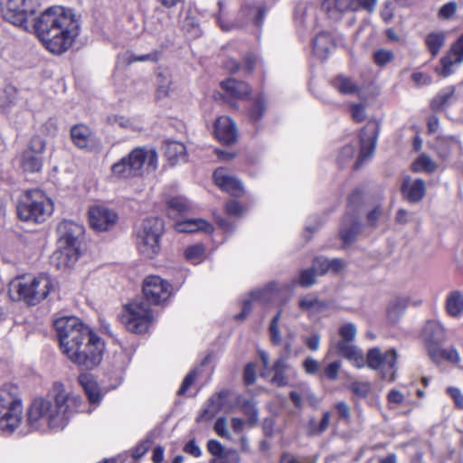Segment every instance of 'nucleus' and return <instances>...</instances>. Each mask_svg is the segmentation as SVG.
<instances>
[{
    "instance_id": "obj_51",
    "label": "nucleus",
    "mask_w": 463,
    "mask_h": 463,
    "mask_svg": "<svg viewBox=\"0 0 463 463\" xmlns=\"http://www.w3.org/2000/svg\"><path fill=\"white\" fill-rule=\"evenodd\" d=\"M312 268L319 276H323L329 271V259L324 256L316 257L312 262Z\"/></svg>"
},
{
    "instance_id": "obj_39",
    "label": "nucleus",
    "mask_w": 463,
    "mask_h": 463,
    "mask_svg": "<svg viewBox=\"0 0 463 463\" xmlns=\"http://www.w3.org/2000/svg\"><path fill=\"white\" fill-rule=\"evenodd\" d=\"M275 288V284H269L265 288H260L251 291L250 299L245 300L243 303L242 310L246 314H250L252 310V302L255 300L269 301L271 298V292Z\"/></svg>"
},
{
    "instance_id": "obj_46",
    "label": "nucleus",
    "mask_w": 463,
    "mask_h": 463,
    "mask_svg": "<svg viewBox=\"0 0 463 463\" xmlns=\"http://www.w3.org/2000/svg\"><path fill=\"white\" fill-rule=\"evenodd\" d=\"M108 122L112 126L118 125V126L121 127L122 128H129L132 130H137V129L141 128V126L137 125L134 120L126 118H124L122 116H118V115H112L110 117H109Z\"/></svg>"
},
{
    "instance_id": "obj_9",
    "label": "nucleus",
    "mask_w": 463,
    "mask_h": 463,
    "mask_svg": "<svg viewBox=\"0 0 463 463\" xmlns=\"http://www.w3.org/2000/svg\"><path fill=\"white\" fill-rule=\"evenodd\" d=\"M145 165V147L134 148L127 156L121 158L111 166L114 176L118 178H132L142 176Z\"/></svg>"
},
{
    "instance_id": "obj_6",
    "label": "nucleus",
    "mask_w": 463,
    "mask_h": 463,
    "mask_svg": "<svg viewBox=\"0 0 463 463\" xmlns=\"http://www.w3.org/2000/svg\"><path fill=\"white\" fill-rule=\"evenodd\" d=\"M40 6L39 0H4L1 11L5 20L30 31L38 18L34 15Z\"/></svg>"
},
{
    "instance_id": "obj_40",
    "label": "nucleus",
    "mask_w": 463,
    "mask_h": 463,
    "mask_svg": "<svg viewBox=\"0 0 463 463\" xmlns=\"http://www.w3.org/2000/svg\"><path fill=\"white\" fill-rule=\"evenodd\" d=\"M455 87L448 86L440 90L431 101V109L433 110H442L446 109L454 97Z\"/></svg>"
},
{
    "instance_id": "obj_3",
    "label": "nucleus",
    "mask_w": 463,
    "mask_h": 463,
    "mask_svg": "<svg viewBox=\"0 0 463 463\" xmlns=\"http://www.w3.org/2000/svg\"><path fill=\"white\" fill-rule=\"evenodd\" d=\"M33 30L47 50L61 54L71 47L78 36L80 21L71 9L52 6L38 16Z\"/></svg>"
},
{
    "instance_id": "obj_45",
    "label": "nucleus",
    "mask_w": 463,
    "mask_h": 463,
    "mask_svg": "<svg viewBox=\"0 0 463 463\" xmlns=\"http://www.w3.org/2000/svg\"><path fill=\"white\" fill-rule=\"evenodd\" d=\"M282 316V309H279L278 313L273 317L269 325V335L270 340L273 345H280L282 344V337L280 330L279 328V323Z\"/></svg>"
},
{
    "instance_id": "obj_61",
    "label": "nucleus",
    "mask_w": 463,
    "mask_h": 463,
    "mask_svg": "<svg viewBox=\"0 0 463 463\" xmlns=\"http://www.w3.org/2000/svg\"><path fill=\"white\" fill-rule=\"evenodd\" d=\"M207 449L215 458H220L226 450L219 440L213 439L208 440Z\"/></svg>"
},
{
    "instance_id": "obj_30",
    "label": "nucleus",
    "mask_w": 463,
    "mask_h": 463,
    "mask_svg": "<svg viewBox=\"0 0 463 463\" xmlns=\"http://www.w3.org/2000/svg\"><path fill=\"white\" fill-rule=\"evenodd\" d=\"M175 229L178 232H195L198 231H203L205 232H212L213 231V226L203 219H188L183 222H176Z\"/></svg>"
},
{
    "instance_id": "obj_34",
    "label": "nucleus",
    "mask_w": 463,
    "mask_h": 463,
    "mask_svg": "<svg viewBox=\"0 0 463 463\" xmlns=\"http://www.w3.org/2000/svg\"><path fill=\"white\" fill-rule=\"evenodd\" d=\"M446 310L452 317H459L463 314V294L459 290L451 291L446 299Z\"/></svg>"
},
{
    "instance_id": "obj_52",
    "label": "nucleus",
    "mask_w": 463,
    "mask_h": 463,
    "mask_svg": "<svg viewBox=\"0 0 463 463\" xmlns=\"http://www.w3.org/2000/svg\"><path fill=\"white\" fill-rule=\"evenodd\" d=\"M442 343H426L428 354L434 363H439L442 360L444 349L441 348Z\"/></svg>"
},
{
    "instance_id": "obj_53",
    "label": "nucleus",
    "mask_w": 463,
    "mask_h": 463,
    "mask_svg": "<svg viewBox=\"0 0 463 463\" xmlns=\"http://www.w3.org/2000/svg\"><path fill=\"white\" fill-rule=\"evenodd\" d=\"M393 52L389 50L381 49L374 52L373 60L378 66H385L393 60Z\"/></svg>"
},
{
    "instance_id": "obj_27",
    "label": "nucleus",
    "mask_w": 463,
    "mask_h": 463,
    "mask_svg": "<svg viewBox=\"0 0 463 463\" xmlns=\"http://www.w3.org/2000/svg\"><path fill=\"white\" fill-rule=\"evenodd\" d=\"M360 232L361 223L358 219L354 216H345L340 228V236L344 243L351 244L354 242Z\"/></svg>"
},
{
    "instance_id": "obj_25",
    "label": "nucleus",
    "mask_w": 463,
    "mask_h": 463,
    "mask_svg": "<svg viewBox=\"0 0 463 463\" xmlns=\"http://www.w3.org/2000/svg\"><path fill=\"white\" fill-rule=\"evenodd\" d=\"M165 155L170 164L174 166L177 164L185 163L187 152L185 146L178 141H167L165 144Z\"/></svg>"
},
{
    "instance_id": "obj_41",
    "label": "nucleus",
    "mask_w": 463,
    "mask_h": 463,
    "mask_svg": "<svg viewBox=\"0 0 463 463\" xmlns=\"http://www.w3.org/2000/svg\"><path fill=\"white\" fill-rule=\"evenodd\" d=\"M268 100L263 93H260L253 100L250 109L249 117L252 122L260 121L267 109Z\"/></svg>"
},
{
    "instance_id": "obj_48",
    "label": "nucleus",
    "mask_w": 463,
    "mask_h": 463,
    "mask_svg": "<svg viewBox=\"0 0 463 463\" xmlns=\"http://www.w3.org/2000/svg\"><path fill=\"white\" fill-rule=\"evenodd\" d=\"M415 170H423L429 173L434 172L436 169L435 162L427 155H420L416 160Z\"/></svg>"
},
{
    "instance_id": "obj_19",
    "label": "nucleus",
    "mask_w": 463,
    "mask_h": 463,
    "mask_svg": "<svg viewBox=\"0 0 463 463\" xmlns=\"http://www.w3.org/2000/svg\"><path fill=\"white\" fill-rule=\"evenodd\" d=\"M59 243L61 246L77 248L78 238L82 234L83 229L71 221H62L57 227Z\"/></svg>"
},
{
    "instance_id": "obj_14",
    "label": "nucleus",
    "mask_w": 463,
    "mask_h": 463,
    "mask_svg": "<svg viewBox=\"0 0 463 463\" xmlns=\"http://www.w3.org/2000/svg\"><path fill=\"white\" fill-rule=\"evenodd\" d=\"M118 221V214L101 206H93L89 210L90 226L98 232H105L112 228Z\"/></svg>"
},
{
    "instance_id": "obj_8",
    "label": "nucleus",
    "mask_w": 463,
    "mask_h": 463,
    "mask_svg": "<svg viewBox=\"0 0 463 463\" xmlns=\"http://www.w3.org/2000/svg\"><path fill=\"white\" fill-rule=\"evenodd\" d=\"M397 359L396 349L392 348L383 353L379 347H373L367 352L366 364L372 370L380 371L383 380L393 382L398 370Z\"/></svg>"
},
{
    "instance_id": "obj_1",
    "label": "nucleus",
    "mask_w": 463,
    "mask_h": 463,
    "mask_svg": "<svg viewBox=\"0 0 463 463\" xmlns=\"http://www.w3.org/2000/svg\"><path fill=\"white\" fill-rule=\"evenodd\" d=\"M61 352L74 364L91 369L102 359L104 342L76 317L53 323Z\"/></svg>"
},
{
    "instance_id": "obj_20",
    "label": "nucleus",
    "mask_w": 463,
    "mask_h": 463,
    "mask_svg": "<svg viewBox=\"0 0 463 463\" xmlns=\"http://www.w3.org/2000/svg\"><path fill=\"white\" fill-rule=\"evenodd\" d=\"M401 192L408 202L417 203L425 196L426 184L422 179L411 181L410 176H406L402 181Z\"/></svg>"
},
{
    "instance_id": "obj_57",
    "label": "nucleus",
    "mask_w": 463,
    "mask_h": 463,
    "mask_svg": "<svg viewBox=\"0 0 463 463\" xmlns=\"http://www.w3.org/2000/svg\"><path fill=\"white\" fill-rule=\"evenodd\" d=\"M214 431L222 438L230 439L231 434L228 431L227 420L225 417L217 419L213 426Z\"/></svg>"
},
{
    "instance_id": "obj_47",
    "label": "nucleus",
    "mask_w": 463,
    "mask_h": 463,
    "mask_svg": "<svg viewBox=\"0 0 463 463\" xmlns=\"http://www.w3.org/2000/svg\"><path fill=\"white\" fill-rule=\"evenodd\" d=\"M185 258L193 263H199L204 256V247L202 244H195L186 248Z\"/></svg>"
},
{
    "instance_id": "obj_32",
    "label": "nucleus",
    "mask_w": 463,
    "mask_h": 463,
    "mask_svg": "<svg viewBox=\"0 0 463 463\" xmlns=\"http://www.w3.org/2000/svg\"><path fill=\"white\" fill-rule=\"evenodd\" d=\"M228 392L222 391L212 396L209 400L207 408L202 411L197 420H209L215 417V415L222 409V399L226 398Z\"/></svg>"
},
{
    "instance_id": "obj_62",
    "label": "nucleus",
    "mask_w": 463,
    "mask_h": 463,
    "mask_svg": "<svg viewBox=\"0 0 463 463\" xmlns=\"http://www.w3.org/2000/svg\"><path fill=\"white\" fill-rule=\"evenodd\" d=\"M243 411L249 416L250 423H255L258 420V410L252 402L247 401L242 405Z\"/></svg>"
},
{
    "instance_id": "obj_18",
    "label": "nucleus",
    "mask_w": 463,
    "mask_h": 463,
    "mask_svg": "<svg viewBox=\"0 0 463 463\" xmlns=\"http://www.w3.org/2000/svg\"><path fill=\"white\" fill-rule=\"evenodd\" d=\"M214 134L217 139L225 145L235 143L238 137L235 122L227 116L218 118L214 125Z\"/></svg>"
},
{
    "instance_id": "obj_42",
    "label": "nucleus",
    "mask_w": 463,
    "mask_h": 463,
    "mask_svg": "<svg viewBox=\"0 0 463 463\" xmlns=\"http://www.w3.org/2000/svg\"><path fill=\"white\" fill-rule=\"evenodd\" d=\"M332 85L340 93L344 95H352L359 91V86L355 84L350 78L338 75L332 80Z\"/></svg>"
},
{
    "instance_id": "obj_56",
    "label": "nucleus",
    "mask_w": 463,
    "mask_h": 463,
    "mask_svg": "<svg viewBox=\"0 0 463 463\" xmlns=\"http://www.w3.org/2000/svg\"><path fill=\"white\" fill-rule=\"evenodd\" d=\"M458 5L456 2H449L439 8L438 15L441 19H450L455 14Z\"/></svg>"
},
{
    "instance_id": "obj_59",
    "label": "nucleus",
    "mask_w": 463,
    "mask_h": 463,
    "mask_svg": "<svg viewBox=\"0 0 463 463\" xmlns=\"http://www.w3.org/2000/svg\"><path fill=\"white\" fill-rule=\"evenodd\" d=\"M341 367V363L338 361H335L330 363L323 372L325 377H326L330 381H335L338 377V372Z\"/></svg>"
},
{
    "instance_id": "obj_43",
    "label": "nucleus",
    "mask_w": 463,
    "mask_h": 463,
    "mask_svg": "<svg viewBox=\"0 0 463 463\" xmlns=\"http://www.w3.org/2000/svg\"><path fill=\"white\" fill-rule=\"evenodd\" d=\"M298 307L303 311H308L309 314H314L321 312L326 305L317 297L307 295L299 300Z\"/></svg>"
},
{
    "instance_id": "obj_63",
    "label": "nucleus",
    "mask_w": 463,
    "mask_h": 463,
    "mask_svg": "<svg viewBox=\"0 0 463 463\" xmlns=\"http://www.w3.org/2000/svg\"><path fill=\"white\" fill-rule=\"evenodd\" d=\"M197 376L196 370L191 371L184 379L181 387L177 391V395H184L186 391L191 387L194 383L195 378Z\"/></svg>"
},
{
    "instance_id": "obj_24",
    "label": "nucleus",
    "mask_w": 463,
    "mask_h": 463,
    "mask_svg": "<svg viewBox=\"0 0 463 463\" xmlns=\"http://www.w3.org/2000/svg\"><path fill=\"white\" fill-rule=\"evenodd\" d=\"M155 83L156 86V99L169 96L173 90L172 75L167 67L158 66L155 71Z\"/></svg>"
},
{
    "instance_id": "obj_50",
    "label": "nucleus",
    "mask_w": 463,
    "mask_h": 463,
    "mask_svg": "<svg viewBox=\"0 0 463 463\" xmlns=\"http://www.w3.org/2000/svg\"><path fill=\"white\" fill-rule=\"evenodd\" d=\"M241 457L235 449H226L220 458L211 459L210 463H240Z\"/></svg>"
},
{
    "instance_id": "obj_37",
    "label": "nucleus",
    "mask_w": 463,
    "mask_h": 463,
    "mask_svg": "<svg viewBox=\"0 0 463 463\" xmlns=\"http://www.w3.org/2000/svg\"><path fill=\"white\" fill-rule=\"evenodd\" d=\"M446 38L447 33L445 32H433L426 35L424 43L432 58L439 54L445 44Z\"/></svg>"
},
{
    "instance_id": "obj_29",
    "label": "nucleus",
    "mask_w": 463,
    "mask_h": 463,
    "mask_svg": "<svg viewBox=\"0 0 463 463\" xmlns=\"http://www.w3.org/2000/svg\"><path fill=\"white\" fill-rule=\"evenodd\" d=\"M422 335L425 343H443L446 339L443 326L435 320H430L426 323Z\"/></svg>"
},
{
    "instance_id": "obj_10",
    "label": "nucleus",
    "mask_w": 463,
    "mask_h": 463,
    "mask_svg": "<svg viewBox=\"0 0 463 463\" xmlns=\"http://www.w3.org/2000/svg\"><path fill=\"white\" fill-rule=\"evenodd\" d=\"M45 146L46 142L40 136L33 137L30 139L20 158V166L24 172L33 174L41 171L44 160Z\"/></svg>"
},
{
    "instance_id": "obj_21",
    "label": "nucleus",
    "mask_w": 463,
    "mask_h": 463,
    "mask_svg": "<svg viewBox=\"0 0 463 463\" xmlns=\"http://www.w3.org/2000/svg\"><path fill=\"white\" fill-rule=\"evenodd\" d=\"M266 13L267 6L264 3L250 0L244 3L240 14L245 18L246 22L252 21L256 26L260 27L263 23Z\"/></svg>"
},
{
    "instance_id": "obj_54",
    "label": "nucleus",
    "mask_w": 463,
    "mask_h": 463,
    "mask_svg": "<svg viewBox=\"0 0 463 463\" xmlns=\"http://www.w3.org/2000/svg\"><path fill=\"white\" fill-rule=\"evenodd\" d=\"M350 390L358 397L364 398L368 395L371 385L367 382L354 381L350 383Z\"/></svg>"
},
{
    "instance_id": "obj_13",
    "label": "nucleus",
    "mask_w": 463,
    "mask_h": 463,
    "mask_svg": "<svg viewBox=\"0 0 463 463\" xmlns=\"http://www.w3.org/2000/svg\"><path fill=\"white\" fill-rule=\"evenodd\" d=\"M172 287L158 276L146 277V303L160 305L171 295Z\"/></svg>"
},
{
    "instance_id": "obj_22",
    "label": "nucleus",
    "mask_w": 463,
    "mask_h": 463,
    "mask_svg": "<svg viewBox=\"0 0 463 463\" xmlns=\"http://www.w3.org/2000/svg\"><path fill=\"white\" fill-rule=\"evenodd\" d=\"M78 258L79 252L77 248L60 245V248L52 253L51 262L58 269H61L71 267L77 261Z\"/></svg>"
},
{
    "instance_id": "obj_33",
    "label": "nucleus",
    "mask_w": 463,
    "mask_h": 463,
    "mask_svg": "<svg viewBox=\"0 0 463 463\" xmlns=\"http://www.w3.org/2000/svg\"><path fill=\"white\" fill-rule=\"evenodd\" d=\"M78 381L80 386L84 389L89 401L91 403L99 402L100 400V395L93 376L90 373H81L79 375Z\"/></svg>"
},
{
    "instance_id": "obj_5",
    "label": "nucleus",
    "mask_w": 463,
    "mask_h": 463,
    "mask_svg": "<svg viewBox=\"0 0 463 463\" xmlns=\"http://www.w3.org/2000/svg\"><path fill=\"white\" fill-rule=\"evenodd\" d=\"M52 203L39 190L24 193L18 204L17 215L24 222H43L52 213Z\"/></svg>"
},
{
    "instance_id": "obj_44",
    "label": "nucleus",
    "mask_w": 463,
    "mask_h": 463,
    "mask_svg": "<svg viewBox=\"0 0 463 463\" xmlns=\"http://www.w3.org/2000/svg\"><path fill=\"white\" fill-rule=\"evenodd\" d=\"M408 302L405 298H396L392 299L387 308L388 318L392 322H396L399 317L404 313Z\"/></svg>"
},
{
    "instance_id": "obj_26",
    "label": "nucleus",
    "mask_w": 463,
    "mask_h": 463,
    "mask_svg": "<svg viewBox=\"0 0 463 463\" xmlns=\"http://www.w3.org/2000/svg\"><path fill=\"white\" fill-rule=\"evenodd\" d=\"M221 87L234 99H246L251 90L249 84L242 80H237L233 78H229L221 82Z\"/></svg>"
},
{
    "instance_id": "obj_11",
    "label": "nucleus",
    "mask_w": 463,
    "mask_h": 463,
    "mask_svg": "<svg viewBox=\"0 0 463 463\" xmlns=\"http://www.w3.org/2000/svg\"><path fill=\"white\" fill-rule=\"evenodd\" d=\"M118 318L128 332L143 334L145 332L144 299H135L126 304L118 315Z\"/></svg>"
},
{
    "instance_id": "obj_15",
    "label": "nucleus",
    "mask_w": 463,
    "mask_h": 463,
    "mask_svg": "<svg viewBox=\"0 0 463 463\" xmlns=\"http://www.w3.org/2000/svg\"><path fill=\"white\" fill-rule=\"evenodd\" d=\"M377 128L374 124H367L360 134V154L355 164L359 168L365 160L371 157L374 152L377 141Z\"/></svg>"
},
{
    "instance_id": "obj_4",
    "label": "nucleus",
    "mask_w": 463,
    "mask_h": 463,
    "mask_svg": "<svg viewBox=\"0 0 463 463\" xmlns=\"http://www.w3.org/2000/svg\"><path fill=\"white\" fill-rule=\"evenodd\" d=\"M23 404L18 396V388L5 384L0 389V430L13 433L21 424Z\"/></svg>"
},
{
    "instance_id": "obj_12",
    "label": "nucleus",
    "mask_w": 463,
    "mask_h": 463,
    "mask_svg": "<svg viewBox=\"0 0 463 463\" xmlns=\"http://www.w3.org/2000/svg\"><path fill=\"white\" fill-rule=\"evenodd\" d=\"M440 66L435 69L438 75L447 78L453 74L456 68L463 63V34L450 46L448 52L439 61Z\"/></svg>"
},
{
    "instance_id": "obj_28",
    "label": "nucleus",
    "mask_w": 463,
    "mask_h": 463,
    "mask_svg": "<svg viewBox=\"0 0 463 463\" xmlns=\"http://www.w3.org/2000/svg\"><path fill=\"white\" fill-rule=\"evenodd\" d=\"M352 342L340 340L336 345L337 353L343 357L354 361L357 367H363L364 364L363 354L352 345Z\"/></svg>"
},
{
    "instance_id": "obj_35",
    "label": "nucleus",
    "mask_w": 463,
    "mask_h": 463,
    "mask_svg": "<svg viewBox=\"0 0 463 463\" xmlns=\"http://www.w3.org/2000/svg\"><path fill=\"white\" fill-rule=\"evenodd\" d=\"M332 46V37L330 33L326 32L318 33L313 41L314 53L321 59L326 58Z\"/></svg>"
},
{
    "instance_id": "obj_23",
    "label": "nucleus",
    "mask_w": 463,
    "mask_h": 463,
    "mask_svg": "<svg viewBox=\"0 0 463 463\" xmlns=\"http://www.w3.org/2000/svg\"><path fill=\"white\" fill-rule=\"evenodd\" d=\"M351 0H324L322 2V10L327 17L333 21H339L348 11H353Z\"/></svg>"
},
{
    "instance_id": "obj_31",
    "label": "nucleus",
    "mask_w": 463,
    "mask_h": 463,
    "mask_svg": "<svg viewBox=\"0 0 463 463\" xmlns=\"http://www.w3.org/2000/svg\"><path fill=\"white\" fill-rule=\"evenodd\" d=\"M166 206L169 214L183 215L192 212L193 203L183 195L170 196L166 199Z\"/></svg>"
},
{
    "instance_id": "obj_16",
    "label": "nucleus",
    "mask_w": 463,
    "mask_h": 463,
    "mask_svg": "<svg viewBox=\"0 0 463 463\" xmlns=\"http://www.w3.org/2000/svg\"><path fill=\"white\" fill-rule=\"evenodd\" d=\"M164 232V221L158 217L146 219V257L154 258L159 253V241Z\"/></svg>"
},
{
    "instance_id": "obj_17",
    "label": "nucleus",
    "mask_w": 463,
    "mask_h": 463,
    "mask_svg": "<svg viewBox=\"0 0 463 463\" xmlns=\"http://www.w3.org/2000/svg\"><path fill=\"white\" fill-rule=\"evenodd\" d=\"M213 180L218 187L232 196L239 197L243 194V185L241 182L234 175H230L225 168H217L213 172Z\"/></svg>"
},
{
    "instance_id": "obj_49",
    "label": "nucleus",
    "mask_w": 463,
    "mask_h": 463,
    "mask_svg": "<svg viewBox=\"0 0 463 463\" xmlns=\"http://www.w3.org/2000/svg\"><path fill=\"white\" fill-rule=\"evenodd\" d=\"M317 275V274L316 273V271L314 270V269L312 267L309 269L301 270V272L299 274V279H298L299 285L302 288L311 287L317 281V279H316Z\"/></svg>"
},
{
    "instance_id": "obj_55",
    "label": "nucleus",
    "mask_w": 463,
    "mask_h": 463,
    "mask_svg": "<svg viewBox=\"0 0 463 463\" xmlns=\"http://www.w3.org/2000/svg\"><path fill=\"white\" fill-rule=\"evenodd\" d=\"M356 332V326L352 323L345 324L339 328V335L342 337L341 340L354 341Z\"/></svg>"
},
{
    "instance_id": "obj_2",
    "label": "nucleus",
    "mask_w": 463,
    "mask_h": 463,
    "mask_svg": "<svg viewBox=\"0 0 463 463\" xmlns=\"http://www.w3.org/2000/svg\"><path fill=\"white\" fill-rule=\"evenodd\" d=\"M82 399L68 391L61 383H55L45 398H36L27 411L28 424L34 430H62L70 417L79 411Z\"/></svg>"
},
{
    "instance_id": "obj_7",
    "label": "nucleus",
    "mask_w": 463,
    "mask_h": 463,
    "mask_svg": "<svg viewBox=\"0 0 463 463\" xmlns=\"http://www.w3.org/2000/svg\"><path fill=\"white\" fill-rule=\"evenodd\" d=\"M52 287L49 277L45 275L34 278L31 281H14L9 293L14 300L23 299L29 305H36L43 300Z\"/></svg>"
},
{
    "instance_id": "obj_64",
    "label": "nucleus",
    "mask_w": 463,
    "mask_h": 463,
    "mask_svg": "<svg viewBox=\"0 0 463 463\" xmlns=\"http://www.w3.org/2000/svg\"><path fill=\"white\" fill-rule=\"evenodd\" d=\"M319 363L312 358L307 357L303 362V368L308 374H315L319 371Z\"/></svg>"
},
{
    "instance_id": "obj_60",
    "label": "nucleus",
    "mask_w": 463,
    "mask_h": 463,
    "mask_svg": "<svg viewBox=\"0 0 463 463\" xmlns=\"http://www.w3.org/2000/svg\"><path fill=\"white\" fill-rule=\"evenodd\" d=\"M447 393L453 400L455 406L458 409L463 410V393L457 387L447 388Z\"/></svg>"
},
{
    "instance_id": "obj_38",
    "label": "nucleus",
    "mask_w": 463,
    "mask_h": 463,
    "mask_svg": "<svg viewBox=\"0 0 463 463\" xmlns=\"http://www.w3.org/2000/svg\"><path fill=\"white\" fill-rule=\"evenodd\" d=\"M289 366L283 357L277 359L271 367V371L274 373L271 383L278 387L286 386L288 383L286 376V372Z\"/></svg>"
},
{
    "instance_id": "obj_36",
    "label": "nucleus",
    "mask_w": 463,
    "mask_h": 463,
    "mask_svg": "<svg viewBox=\"0 0 463 463\" xmlns=\"http://www.w3.org/2000/svg\"><path fill=\"white\" fill-rule=\"evenodd\" d=\"M90 136V129L83 124L75 125L71 129V137L73 144L81 149L89 146Z\"/></svg>"
},
{
    "instance_id": "obj_58",
    "label": "nucleus",
    "mask_w": 463,
    "mask_h": 463,
    "mask_svg": "<svg viewBox=\"0 0 463 463\" xmlns=\"http://www.w3.org/2000/svg\"><path fill=\"white\" fill-rule=\"evenodd\" d=\"M158 166V156L155 149L146 150V175L154 172Z\"/></svg>"
}]
</instances>
